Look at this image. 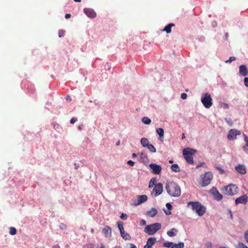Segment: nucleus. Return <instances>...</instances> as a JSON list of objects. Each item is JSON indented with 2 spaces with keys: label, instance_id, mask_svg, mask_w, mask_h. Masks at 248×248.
<instances>
[{
  "label": "nucleus",
  "instance_id": "obj_1",
  "mask_svg": "<svg viewBox=\"0 0 248 248\" xmlns=\"http://www.w3.org/2000/svg\"><path fill=\"white\" fill-rule=\"evenodd\" d=\"M165 188L168 194L171 197H178L181 195L180 186L174 182H168L165 186Z\"/></svg>",
  "mask_w": 248,
  "mask_h": 248
},
{
  "label": "nucleus",
  "instance_id": "obj_2",
  "mask_svg": "<svg viewBox=\"0 0 248 248\" xmlns=\"http://www.w3.org/2000/svg\"><path fill=\"white\" fill-rule=\"evenodd\" d=\"M191 206L192 210L201 217L204 215L206 211L205 207L199 202H190L187 203V207Z\"/></svg>",
  "mask_w": 248,
  "mask_h": 248
},
{
  "label": "nucleus",
  "instance_id": "obj_3",
  "mask_svg": "<svg viewBox=\"0 0 248 248\" xmlns=\"http://www.w3.org/2000/svg\"><path fill=\"white\" fill-rule=\"evenodd\" d=\"M197 152V151L193 149L187 148L183 150V154L184 157L186 162L190 164L194 163L193 155Z\"/></svg>",
  "mask_w": 248,
  "mask_h": 248
},
{
  "label": "nucleus",
  "instance_id": "obj_4",
  "mask_svg": "<svg viewBox=\"0 0 248 248\" xmlns=\"http://www.w3.org/2000/svg\"><path fill=\"white\" fill-rule=\"evenodd\" d=\"M161 228V224L160 223H155L146 226L144 228V232L149 235H154L156 232Z\"/></svg>",
  "mask_w": 248,
  "mask_h": 248
},
{
  "label": "nucleus",
  "instance_id": "obj_5",
  "mask_svg": "<svg viewBox=\"0 0 248 248\" xmlns=\"http://www.w3.org/2000/svg\"><path fill=\"white\" fill-rule=\"evenodd\" d=\"M222 192L224 195L232 196L237 192V187L233 184H230L224 186L222 189Z\"/></svg>",
  "mask_w": 248,
  "mask_h": 248
},
{
  "label": "nucleus",
  "instance_id": "obj_6",
  "mask_svg": "<svg viewBox=\"0 0 248 248\" xmlns=\"http://www.w3.org/2000/svg\"><path fill=\"white\" fill-rule=\"evenodd\" d=\"M212 100L211 95L208 93H205L201 99V101L204 107L207 108H210L212 106L213 103Z\"/></svg>",
  "mask_w": 248,
  "mask_h": 248
},
{
  "label": "nucleus",
  "instance_id": "obj_7",
  "mask_svg": "<svg viewBox=\"0 0 248 248\" xmlns=\"http://www.w3.org/2000/svg\"><path fill=\"white\" fill-rule=\"evenodd\" d=\"M213 178V174L211 172H206L202 178V186L205 187L209 185Z\"/></svg>",
  "mask_w": 248,
  "mask_h": 248
},
{
  "label": "nucleus",
  "instance_id": "obj_8",
  "mask_svg": "<svg viewBox=\"0 0 248 248\" xmlns=\"http://www.w3.org/2000/svg\"><path fill=\"white\" fill-rule=\"evenodd\" d=\"M163 191V185L162 183H159L157 184L154 186L153 191L151 193V195L156 197L160 195Z\"/></svg>",
  "mask_w": 248,
  "mask_h": 248
},
{
  "label": "nucleus",
  "instance_id": "obj_9",
  "mask_svg": "<svg viewBox=\"0 0 248 248\" xmlns=\"http://www.w3.org/2000/svg\"><path fill=\"white\" fill-rule=\"evenodd\" d=\"M151 169L152 170V172L155 174H159L160 173L162 168L160 165H157L155 163H151L149 165Z\"/></svg>",
  "mask_w": 248,
  "mask_h": 248
},
{
  "label": "nucleus",
  "instance_id": "obj_10",
  "mask_svg": "<svg viewBox=\"0 0 248 248\" xmlns=\"http://www.w3.org/2000/svg\"><path fill=\"white\" fill-rule=\"evenodd\" d=\"M210 193L214 197V198L217 201H220L222 199V195L219 192L217 189L214 187L210 190Z\"/></svg>",
  "mask_w": 248,
  "mask_h": 248
},
{
  "label": "nucleus",
  "instance_id": "obj_11",
  "mask_svg": "<svg viewBox=\"0 0 248 248\" xmlns=\"http://www.w3.org/2000/svg\"><path fill=\"white\" fill-rule=\"evenodd\" d=\"M241 134V132L238 130L231 129L229 131L228 134V139L229 140H232L235 139L237 135H239Z\"/></svg>",
  "mask_w": 248,
  "mask_h": 248
},
{
  "label": "nucleus",
  "instance_id": "obj_12",
  "mask_svg": "<svg viewBox=\"0 0 248 248\" xmlns=\"http://www.w3.org/2000/svg\"><path fill=\"white\" fill-rule=\"evenodd\" d=\"M248 200V197L246 195H243L235 199V202L236 205L242 203L246 204Z\"/></svg>",
  "mask_w": 248,
  "mask_h": 248
},
{
  "label": "nucleus",
  "instance_id": "obj_13",
  "mask_svg": "<svg viewBox=\"0 0 248 248\" xmlns=\"http://www.w3.org/2000/svg\"><path fill=\"white\" fill-rule=\"evenodd\" d=\"M84 12L85 14L89 17L94 18L96 16V13L92 9L84 8Z\"/></svg>",
  "mask_w": 248,
  "mask_h": 248
},
{
  "label": "nucleus",
  "instance_id": "obj_14",
  "mask_svg": "<svg viewBox=\"0 0 248 248\" xmlns=\"http://www.w3.org/2000/svg\"><path fill=\"white\" fill-rule=\"evenodd\" d=\"M156 241V238L155 237H150L148 238L146 244L144 246V248H152L153 245Z\"/></svg>",
  "mask_w": 248,
  "mask_h": 248
},
{
  "label": "nucleus",
  "instance_id": "obj_15",
  "mask_svg": "<svg viewBox=\"0 0 248 248\" xmlns=\"http://www.w3.org/2000/svg\"><path fill=\"white\" fill-rule=\"evenodd\" d=\"M235 170L238 173L241 174H245L247 172L245 167L242 165H239L235 167Z\"/></svg>",
  "mask_w": 248,
  "mask_h": 248
},
{
  "label": "nucleus",
  "instance_id": "obj_16",
  "mask_svg": "<svg viewBox=\"0 0 248 248\" xmlns=\"http://www.w3.org/2000/svg\"><path fill=\"white\" fill-rule=\"evenodd\" d=\"M248 69L246 65H242L239 67V74L241 76H246L248 74Z\"/></svg>",
  "mask_w": 248,
  "mask_h": 248
},
{
  "label": "nucleus",
  "instance_id": "obj_17",
  "mask_svg": "<svg viewBox=\"0 0 248 248\" xmlns=\"http://www.w3.org/2000/svg\"><path fill=\"white\" fill-rule=\"evenodd\" d=\"M102 232L106 237H110L111 235V229L108 226H106V227L102 230Z\"/></svg>",
  "mask_w": 248,
  "mask_h": 248
},
{
  "label": "nucleus",
  "instance_id": "obj_18",
  "mask_svg": "<svg viewBox=\"0 0 248 248\" xmlns=\"http://www.w3.org/2000/svg\"><path fill=\"white\" fill-rule=\"evenodd\" d=\"M147 200V197L145 195H142L141 196H139L138 198V202L136 204V205H139L140 204L145 201H146Z\"/></svg>",
  "mask_w": 248,
  "mask_h": 248
},
{
  "label": "nucleus",
  "instance_id": "obj_19",
  "mask_svg": "<svg viewBox=\"0 0 248 248\" xmlns=\"http://www.w3.org/2000/svg\"><path fill=\"white\" fill-rule=\"evenodd\" d=\"M175 24L173 23H170L168 25H167L164 29L162 30L163 31H165L167 33H169L171 32V28L172 27H174Z\"/></svg>",
  "mask_w": 248,
  "mask_h": 248
},
{
  "label": "nucleus",
  "instance_id": "obj_20",
  "mask_svg": "<svg viewBox=\"0 0 248 248\" xmlns=\"http://www.w3.org/2000/svg\"><path fill=\"white\" fill-rule=\"evenodd\" d=\"M157 214V210L155 208H152L151 210L147 212V215L150 217H154Z\"/></svg>",
  "mask_w": 248,
  "mask_h": 248
},
{
  "label": "nucleus",
  "instance_id": "obj_21",
  "mask_svg": "<svg viewBox=\"0 0 248 248\" xmlns=\"http://www.w3.org/2000/svg\"><path fill=\"white\" fill-rule=\"evenodd\" d=\"M178 231L175 228H172L170 230L168 231L167 232V234L170 237H173L176 235Z\"/></svg>",
  "mask_w": 248,
  "mask_h": 248
},
{
  "label": "nucleus",
  "instance_id": "obj_22",
  "mask_svg": "<svg viewBox=\"0 0 248 248\" xmlns=\"http://www.w3.org/2000/svg\"><path fill=\"white\" fill-rule=\"evenodd\" d=\"M140 143L143 147H146L150 144L148 140L146 138H142L140 140Z\"/></svg>",
  "mask_w": 248,
  "mask_h": 248
},
{
  "label": "nucleus",
  "instance_id": "obj_23",
  "mask_svg": "<svg viewBox=\"0 0 248 248\" xmlns=\"http://www.w3.org/2000/svg\"><path fill=\"white\" fill-rule=\"evenodd\" d=\"M121 236L125 240H130L131 239V237L130 234L126 232L123 231L121 232Z\"/></svg>",
  "mask_w": 248,
  "mask_h": 248
},
{
  "label": "nucleus",
  "instance_id": "obj_24",
  "mask_svg": "<svg viewBox=\"0 0 248 248\" xmlns=\"http://www.w3.org/2000/svg\"><path fill=\"white\" fill-rule=\"evenodd\" d=\"M171 169L172 171L175 172H178L180 171V168L177 164L172 165L171 166Z\"/></svg>",
  "mask_w": 248,
  "mask_h": 248
},
{
  "label": "nucleus",
  "instance_id": "obj_25",
  "mask_svg": "<svg viewBox=\"0 0 248 248\" xmlns=\"http://www.w3.org/2000/svg\"><path fill=\"white\" fill-rule=\"evenodd\" d=\"M140 158L141 160V162H144L147 160L148 156L146 153L142 152L140 155Z\"/></svg>",
  "mask_w": 248,
  "mask_h": 248
},
{
  "label": "nucleus",
  "instance_id": "obj_26",
  "mask_svg": "<svg viewBox=\"0 0 248 248\" xmlns=\"http://www.w3.org/2000/svg\"><path fill=\"white\" fill-rule=\"evenodd\" d=\"M214 168L216 170H218L221 174H224L225 172L224 169H222L221 167L217 166V164L214 165Z\"/></svg>",
  "mask_w": 248,
  "mask_h": 248
},
{
  "label": "nucleus",
  "instance_id": "obj_27",
  "mask_svg": "<svg viewBox=\"0 0 248 248\" xmlns=\"http://www.w3.org/2000/svg\"><path fill=\"white\" fill-rule=\"evenodd\" d=\"M184 244L183 242H180L178 244H173L171 248H184Z\"/></svg>",
  "mask_w": 248,
  "mask_h": 248
},
{
  "label": "nucleus",
  "instance_id": "obj_28",
  "mask_svg": "<svg viewBox=\"0 0 248 248\" xmlns=\"http://www.w3.org/2000/svg\"><path fill=\"white\" fill-rule=\"evenodd\" d=\"M156 132L157 134L159 136L160 138L164 136V130L162 128H158L156 129Z\"/></svg>",
  "mask_w": 248,
  "mask_h": 248
},
{
  "label": "nucleus",
  "instance_id": "obj_29",
  "mask_svg": "<svg viewBox=\"0 0 248 248\" xmlns=\"http://www.w3.org/2000/svg\"><path fill=\"white\" fill-rule=\"evenodd\" d=\"M156 182V180L155 178H153L151 179L149 184V187L151 188L153 187L154 186H155L156 184H155Z\"/></svg>",
  "mask_w": 248,
  "mask_h": 248
},
{
  "label": "nucleus",
  "instance_id": "obj_30",
  "mask_svg": "<svg viewBox=\"0 0 248 248\" xmlns=\"http://www.w3.org/2000/svg\"><path fill=\"white\" fill-rule=\"evenodd\" d=\"M142 122L146 124H149L151 123V120L148 117H144L142 119Z\"/></svg>",
  "mask_w": 248,
  "mask_h": 248
},
{
  "label": "nucleus",
  "instance_id": "obj_31",
  "mask_svg": "<svg viewBox=\"0 0 248 248\" xmlns=\"http://www.w3.org/2000/svg\"><path fill=\"white\" fill-rule=\"evenodd\" d=\"M146 148L148 149H149L150 151V152H151L152 153L156 152L155 148L154 147V145H153L152 144H151L150 143L146 147Z\"/></svg>",
  "mask_w": 248,
  "mask_h": 248
},
{
  "label": "nucleus",
  "instance_id": "obj_32",
  "mask_svg": "<svg viewBox=\"0 0 248 248\" xmlns=\"http://www.w3.org/2000/svg\"><path fill=\"white\" fill-rule=\"evenodd\" d=\"M9 230V233L11 235H14L16 233V230L15 227H10Z\"/></svg>",
  "mask_w": 248,
  "mask_h": 248
},
{
  "label": "nucleus",
  "instance_id": "obj_33",
  "mask_svg": "<svg viewBox=\"0 0 248 248\" xmlns=\"http://www.w3.org/2000/svg\"><path fill=\"white\" fill-rule=\"evenodd\" d=\"M118 227L120 230V233L123 231H124V229L123 227V224L121 222H118Z\"/></svg>",
  "mask_w": 248,
  "mask_h": 248
},
{
  "label": "nucleus",
  "instance_id": "obj_34",
  "mask_svg": "<svg viewBox=\"0 0 248 248\" xmlns=\"http://www.w3.org/2000/svg\"><path fill=\"white\" fill-rule=\"evenodd\" d=\"M245 140L246 142V144L244 146L243 148L245 151H247L248 150V138L247 136L245 138Z\"/></svg>",
  "mask_w": 248,
  "mask_h": 248
},
{
  "label": "nucleus",
  "instance_id": "obj_35",
  "mask_svg": "<svg viewBox=\"0 0 248 248\" xmlns=\"http://www.w3.org/2000/svg\"><path fill=\"white\" fill-rule=\"evenodd\" d=\"M237 248H248V247L242 243H239L237 246Z\"/></svg>",
  "mask_w": 248,
  "mask_h": 248
},
{
  "label": "nucleus",
  "instance_id": "obj_36",
  "mask_svg": "<svg viewBox=\"0 0 248 248\" xmlns=\"http://www.w3.org/2000/svg\"><path fill=\"white\" fill-rule=\"evenodd\" d=\"M236 60V58L234 57H230V58L229 59V60H226L225 61V62L226 63H231V62L235 61Z\"/></svg>",
  "mask_w": 248,
  "mask_h": 248
},
{
  "label": "nucleus",
  "instance_id": "obj_37",
  "mask_svg": "<svg viewBox=\"0 0 248 248\" xmlns=\"http://www.w3.org/2000/svg\"><path fill=\"white\" fill-rule=\"evenodd\" d=\"M173 244V243L172 242H168L165 243L164 244V246L167 248H171V247L172 246Z\"/></svg>",
  "mask_w": 248,
  "mask_h": 248
},
{
  "label": "nucleus",
  "instance_id": "obj_38",
  "mask_svg": "<svg viewBox=\"0 0 248 248\" xmlns=\"http://www.w3.org/2000/svg\"><path fill=\"white\" fill-rule=\"evenodd\" d=\"M125 248H137V247L133 244L128 243L126 245Z\"/></svg>",
  "mask_w": 248,
  "mask_h": 248
},
{
  "label": "nucleus",
  "instance_id": "obj_39",
  "mask_svg": "<svg viewBox=\"0 0 248 248\" xmlns=\"http://www.w3.org/2000/svg\"><path fill=\"white\" fill-rule=\"evenodd\" d=\"M120 217L121 219H122L123 220H126V219L127 218V216L125 213H122Z\"/></svg>",
  "mask_w": 248,
  "mask_h": 248
},
{
  "label": "nucleus",
  "instance_id": "obj_40",
  "mask_svg": "<svg viewBox=\"0 0 248 248\" xmlns=\"http://www.w3.org/2000/svg\"><path fill=\"white\" fill-rule=\"evenodd\" d=\"M181 97L183 99H186L187 98V94L186 93H182Z\"/></svg>",
  "mask_w": 248,
  "mask_h": 248
},
{
  "label": "nucleus",
  "instance_id": "obj_41",
  "mask_svg": "<svg viewBox=\"0 0 248 248\" xmlns=\"http://www.w3.org/2000/svg\"><path fill=\"white\" fill-rule=\"evenodd\" d=\"M127 164L130 166H133L135 164V162L131 160L127 161Z\"/></svg>",
  "mask_w": 248,
  "mask_h": 248
},
{
  "label": "nucleus",
  "instance_id": "obj_42",
  "mask_svg": "<svg viewBox=\"0 0 248 248\" xmlns=\"http://www.w3.org/2000/svg\"><path fill=\"white\" fill-rule=\"evenodd\" d=\"M244 84L246 86H248V78H245L244 80Z\"/></svg>",
  "mask_w": 248,
  "mask_h": 248
},
{
  "label": "nucleus",
  "instance_id": "obj_43",
  "mask_svg": "<svg viewBox=\"0 0 248 248\" xmlns=\"http://www.w3.org/2000/svg\"><path fill=\"white\" fill-rule=\"evenodd\" d=\"M206 248H212V244L211 242H208L206 244Z\"/></svg>",
  "mask_w": 248,
  "mask_h": 248
},
{
  "label": "nucleus",
  "instance_id": "obj_44",
  "mask_svg": "<svg viewBox=\"0 0 248 248\" xmlns=\"http://www.w3.org/2000/svg\"><path fill=\"white\" fill-rule=\"evenodd\" d=\"M244 236L245 238L246 239L247 242L248 243V231L245 232Z\"/></svg>",
  "mask_w": 248,
  "mask_h": 248
},
{
  "label": "nucleus",
  "instance_id": "obj_45",
  "mask_svg": "<svg viewBox=\"0 0 248 248\" xmlns=\"http://www.w3.org/2000/svg\"><path fill=\"white\" fill-rule=\"evenodd\" d=\"M77 121V119L75 118H72L70 120L71 124H74L76 121Z\"/></svg>",
  "mask_w": 248,
  "mask_h": 248
},
{
  "label": "nucleus",
  "instance_id": "obj_46",
  "mask_svg": "<svg viewBox=\"0 0 248 248\" xmlns=\"http://www.w3.org/2000/svg\"><path fill=\"white\" fill-rule=\"evenodd\" d=\"M166 206L169 210H170L171 209L172 206L170 203H167Z\"/></svg>",
  "mask_w": 248,
  "mask_h": 248
},
{
  "label": "nucleus",
  "instance_id": "obj_47",
  "mask_svg": "<svg viewBox=\"0 0 248 248\" xmlns=\"http://www.w3.org/2000/svg\"><path fill=\"white\" fill-rule=\"evenodd\" d=\"M71 14H66L65 16V18L68 19V18H70L71 17Z\"/></svg>",
  "mask_w": 248,
  "mask_h": 248
},
{
  "label": "nucleus",
  "instance_id": "obj_48",
  "mask_svg": "<svg viewBox=\"0 0 248 248\" xmlns=\"http://www.w3.org/2000/svg\"><path fill=\"white\" fill-rule=\"evenodd\" d=\"M204 162L200 163L199 164H198V165L197 166L196 168H199L200 167L202 166L203 165H204Z\"/></svg>",
  "mask_w": 248,
  "mask_h": 248
},
{
  "label": "nucleus",
  "instance_id": "obj_49",
  "mask_svg": "<svg viewBox=\"0 0 248 248\" xmlns=\"http://www.w3.org/2000/svg\"><path fill=\"white\" fill-rule=\"evenodd\" d=\"M142 225H145L146 224V221L145 220H141V221Z\"/></svg>",
  "mask_w": 248,
  "mask_h": 248
},
{
  "label": "nucleus",
  "instance_id": "obj_50",
  "mask_svg": "<svg viewBox=\"0 0 248 248\" xmlns=\"http://www.w3.org/2000/svg\"><path fill=\"white\" fill-rule=\"evenodd\" d=\"M53 248H61L58 245H56L53 247Z\"/></svg>",
  "mask_w": 248,
  "mask_h": 248
},
{
  "label": "nucleus",
  "instance_id": "obj_51",
  "mask_svg": "<svg viewBox=\"0 0 248 248\" xmlns=\"http://www.w3.org/2000/svg\"><path fill=\"white\" fill-rule=\"evenodd\" d=\"M224 108H228L229 105L227 104H224Z\"/></svg>",
  "mask_w": 248,
  "mask_h": 248
},
{
  "label": "nucleus",
  "instance_id": "obj_52",
  "mask_svg": "<svg viewBox=\"0 0 248 248\" xmlns=\"http://www.w3.org/2000/svg\"><path fill=\"white\" fill-rule=\"evenodd\" d=\"M120 144V140H119L116 143V146H119Z\"/></svg>",
  "mask_w": 248,
  "mask_h": 248
},
{
  "label": "nucleus",
  "instance_id": "obj_53",
  "mask_svg": "<svg viewBox=\"0 0 248 248\" xmlns=\"http://www.w3.org/2000/svg\"><path fill=\"white\" fill-rule=\"evenodd\" d=\"M137 154H135V153H133V154H132V157H137Z\"/></svg>",
  "mask_w": 248,
  "mask_h": 248
},
{
  "label": "nucleus",
  "instance_id": "obj_54",
  "mask_svg": "<svg viewBox=\"0 0 248 248\" xmlns=\"http://www.w3.org/2000/svg\"><path fill=\"white\" fill-rule=\"evenodd\" d=\"M100 248H105V246H104V245L102 243L100 244Z\"/></svg>",
  "mask_w": 248,
  "mask_h": 248
},
{
  "label": "nucleus",
  "instance_id": "obj_55",
  "mask_svg": "<svg viewBox=\"0 0 248 248\" xmlns=\"http://www.w3.org/2000/svg\"><path fill=\"white\" fill-rule=\"evenodd\" d=\"M75 169H77L78 167V166L77 165V164L76 163H75Z\"/></svg>",
  "mask_w": 248,
  "mask_h": 248
},
{
  "label": "nucleus",
  "instance_id": "obj_56",
  "mask_svg": "<svg viewBox=\"0 0 248 248\" xmlns=\"http://www.w3.org/2000/svg\"><path fill=\"white\" fill-rule=\"evenodd\" d=\"M59 37H62V36H63V35L60 32H59Z\"/></svg>",
  "mask_w": 248,
  "mask_h": 248
},
{
  "label": "nucleus",
  "instance_id": "obj_57",
  "mask_svg": "<svg viewBox=\"0 0 248 248\" xmlns=\"http://www.w3.org/2000/svg\"><path fill=\"white\" fill-rule=\"evenodd\" d=\"M166 215H170L171 214V212H165Z\"/></svg>",
  "mask_w": 248,
  "mask_h": 248
},
{
  "label": "nucleus",
  "instance_id": "obj_58",
  "mask_svg": "<svg viewBox=\"0 0 248 248\" xmlns=\"http://www.w3.org/2000/svg\"><path fill=\"white\" fill-rule=\"evenodd\" d=\"M76 2H80L81 1V0H74Z\"/></svg>",
  "mask_w": 248,
  "mask_h": 248
},
{
  "label": "nucleus",
  "instance_id": "obj_59",
  "mask_svg": "<svg viewBox=\"0 0 248 248\" xmlns=\"http://www.w3.org/2000/svg\"><path fill=\"white\" fill-rule=\"evenodd\" d=\"M182 138L183 139H184V138H185V134H184V133H183V135H182Z\"/></svg>",
  "mask_w": 248,
  "mask_h": 248
},
{
  "label": "nucleus",
  "instance_id": "obj_60",
  "mask_svg": "<svg viewBox=\"0 0 248 248\" xmlns=\"http://www.w3.org/2000/svg\"><path fill=\"white\" fill-rule=\"evenodd\" d=\"M91 231V232H92V233H93V232H94V229H92Z\"/></svg>",
  "mask_w": 248,
  "mask_h": 248
},
{
  "label": "nucleus",
  "instance_id": "obj_61",
  "mask_svg": "<svg viewBox=\"0 0 248 248\" xmlns=\"http://www.w3.org/2000/svg\"><path fill=\"white\" fill-rule=\"evenodd\" d=\"M225 248V247H219V248Z\"/></svg>",
  "mask_w": 248,
  "mask_h": 248
},
{
  "label": "nucleus",
  "instance_id": "obj_62",
  "mask_svg": "<svg viewBox=\"0 0 248 248\" xmlns=\"http://www.w3.org/2000/svg\"><path fill=\"white\" fill-rule=\"evenodd\" d=\"M169 162H170V163H172V161H171V160H170V161H169Z\"/></svg>",
  "mask_w": 248,
  "mask_h": 248
},
{
  "label": "nucleus",
  "instance_id": "obj_63",
  "mask_svg": "<svg viewBox=\"0 0 248 248\" xmlns=\"http://www.w3.org/2000/svg\"><path fill=\"white\" fill-rule=\"evenodd\" d=\"M69 97H70L69 96V97H67L66 98V99H67V100L69 99Z\"/></svg>",
  "mask_w": 248,
  "mask_h": 248
}]
</instances>
